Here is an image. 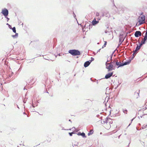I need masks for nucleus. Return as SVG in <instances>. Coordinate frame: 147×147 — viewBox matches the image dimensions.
Wrapping results in <instances>:
<instances>
[{"mask_svg": "<svg viewBox=\"0 0 147 147\" xmlns=\"http://www.w3.org/2000/svg\"><path fill=\"white\" fill-rule=\"evenodd\" d=\"M69 53L73 56L79 55L81 54L80 52L77 50H70Z\"/></svg>", "mask_w": 147, "mask_h": 147, "instance_id": "nucleus-1", "label": "nucleus"}, {"mask_svg": "<svg viewBox=\"0 0 147 147\" xmlns=\"http://www.w3.org/2000/svg\"><path fill=\"white\" fill-rule=\"evenodd\" d=\"M131 62V60H129L127 61L124 63H121L120 62H118L116 60V65L118 66L117 68L119 67L122 66L124 65H125L129 64Z\"/></svg>", "mask_w": 147, "mask_h": 147, "instance_id": "nucleus-2", "label": "nucleus"}, {"mask_svg": "<svg viewBox=\"0 0 147 147\" xmlns=\"http://www.w3.org/2000/svg\"><path fill=\"white\" fill-rule=\"evenodd\" d=\"M145 16L144 15L141 16L138 18V22L140 24H142L145 22Z\"/></svg>", "mask_w": 147, "mask_h": 147, "instance_id": "nucleus-3", "label": "nucleus"}, {"mask_svg": "<svg viewBox=\"0 0 147 147\" xmlns=\"http://www.w3.org/2000/svg\"><path fill=\"white\" fill-rule=\"evenodd\" d=\"M106 65L107 66V68L108 69L109 71L113 69V65L111 64V63H106Z\"/></svg>", "mask_w": 147, "mask_h": 147, "instance_id": "nucleus-4", "label": "nucleus"}, {"mask_svg": "<svg viewBox=\"0 0 147 147\" xmlns=\"http://www.w3.org/2000/svg\"><path fill=\"white\" fill-rule=\"evenodd\" d=\"M1 13L5 17H6L8 15V11L7 9L4 8L2 10Z\"/></svg>", "mask_w": 147, "mask_h": 147, "instance_id": "nucleus-5", "label": "nucleus"}, {"mask_svg": "<svg viewBox=\"0 0 147 147\" xmlns=\"http://www.w3.org/2000/svg\"><path fill=\"white\" fill-rule=\"evenodd\" d=\"M111 125L109 123L107 122L104 124V127L107 129H109L111 127Z\"/></svg>", "mask_w": 147, "mask_h": 147, "instance_id": "nucleus-6", "label": "nucleus"}, {"mask_svg": "<svg viewBox=\"0 0 147 147\" xmlns=\"http://www.w3.org/2000/svg\"><path fill=\"white\" fill-rule=\"evenodd\" d=\"M141 35V33L140 31H136L135 33V36L136 37L140 36Z\"/></svg>", "mask_w": 147, "mask_h": 147, "instance_id": "nucleus-7", "label": "nucleus"}, {"mask_svg": "<svg viewBox=\"0 0 147 147\" xmlns=\"http://www.w3.org/2000/svg\"><path fill=\"white\" fill-rule=\"evenodd\" d=\"M113 73H110L106 75L105 76V78L106 79H108L113 75Z\"/></svg>", "mask_w": 147, "mask_h": 147, "instance_id": "nucleus-8", "label": "nucleus"}, {"mask_svg": "<svg viewBox=\"0 0 147 147\" xmlns=\"http://www.w3.org/2000/svg\"><path fill=\"white\" fill-rule=\"evenodd\" d=\"M99 22L98 21H96V19L94 18L93 20L92 21V23L93 25H95Z\"/></svg>", "mask_w": 147, "mask_h": 147, "instance_id": "nucleus-9", "label": "nucleus"}, {"mask_svg": "<svg viewBox=\"0 0 147 147\" xmlns=\"http://www.w3.org/2000/svg\"><path fill=\"white\" fill-rule=\"evenodd\" d=\"M90 63L89 61L86 62L84 63V67H88L90 64Z\"/></svg>", "mask_w": 147, "mask_h": 147, "instance_id": "nucleus-10", "label": "nucleus"}, {"mask_svg": "<svg viewBox=\"0 0 147 147\" xmlns=\"http://www.w3.org/2000/svg\"><path fill=\"white\" fill-rule=\"evenodd\" d=\"M147 39V36L145 35V36L144 37V40H142V44H144L145 43V42L146 41V40Z\"/></svg>", "mask_w": 147, "mask_h": 147, "instance_id": "nucleus-11", "label": "nucleus"}, {"mask_svg": "<svg viewBox=\"0 0 147 147\" xmlns=\"http://www.w3.org/2000/svg\"><path fill=\"white\" fill-rule=\"evenodd\" d=\"M143 44H142V42L140 44V46H139L138 45H137L136 48V50H137L138 51V50H139L140 49L141 46Z\"/></svg>", "mask_w": 147, "mask_h": 147, "instance_id": "nucleus-12", "label": "nucleus"}, {"mask_svg": "<svg viewBox=\"0 0 147 147\" xmlns=\"http://www.w3.org/2000/svg\"><path fill=\"white\" fill-rule=\"evenodd\" d=\"M93 130L92 129H91L90 130L89 132L88 133V135L89 136L92 134L93 133Z\"/></svg>", "mask_w": 147, "mask_h": 147, "instance_id": "nucleus-13", "label": "nucleus"}, {"mask_svg": "<svg viewBox=\"0 0 147 147\" xmlns=\"http://www.w3.org/2000/svg\"><path fill=\"white\" fill-rule=\"evenodd\" d=\"M116 60H114L113 62H111V64H113V66L115 65V67L116 66Z\"/></svg>", "mask_w": 147, "mask_h": 147, "instance_id": "nucleus-14", "label": "nucleus"}, {"mask_svg": "<svg viewBox=\"0 0 147 147\" xmlns=\"http://www.w3.org/2000/svg\"><path fill=\"white\" fill-rule=\"evenodd\" d=\"M78 134L80 135H81L83 137H86L85 134V133H79Z\"/></svg>", "mask_w": 147, "mask_h": 147, "instance_id": "nucleus-15", "label": "nucleus"}, {"mask_svg": "<svg viewBox=\"0 0 147 147\" xmlns=\"http://www.w3.org/2000/svg\"><path fill=\"white\" fill-rule=\"evenodd\" d=\"M11 29L12 30L13 32L14 33H16V28L15 27H13V28H12Z\"/></svg>", "mask_w": 147, "mask_h": 147, "instance_id": "nucleus-16", "label": "nucleus"}, {"mask_svg": "<svg viewBox=\"0 0 147 147\" xmlns=\"http://www.w3.org/2000/svg\"><path fill=\"white\" fill-rule=\"evenodd\" d=\"M107 41H105V44L104 45L102 46V48H103L104 47H106V45H107Z\"/></svg>", "mask_w": 147, "mask_h": 147, "instance_id": "nucleus-17", "label": "nucleus"}, {"mask_svg": "<svg viewBox=\"0 0 147 147\" xmlns=\"http://www.w3.org/2000/svg\"><path fill=\"white\" fill-rule=\"evenodd\" d=\"M127 110L126 109H123V112L127 114Z\"/></svg>", "mask_w": 147, "mask_h": 147, "instance_id": "nucleus-18", "label": "nucleus"}, {"mask_svg": "<svg viewBox=\"0 0 147 147\" xmlns=\"http://www.w3.org/2000/svg\"><path fill=\"white\" fill-rule=\"evenodd\" d=\"M74 133L73 132L71 133H69V134L70 136H72V134H74Z\"/></svg>", "mask_w": 147, "mask_h": 147, "instance_id": "nucleus-19", "label": "nucleus"}, {"mask_svg": "<svg viewBox=\"0 0 147 147\" xmlns=\"http://www.w3.org/2000/svg\"><path fill=\"white\" fill-rule=\"evenodd\" d=\"M96 16H99V13L98 12H96Z\"/></svg>", "mask_w": 147, "mask_h": 147, "instance_id": "nucleus-20", "label": "nucleus"}, {"mask_svg": "<svg viewBox=\"0 0 147 147\" xmlns=\"http://www.w3.org/2000/svg\"><path fill=\"white\" fill-rule=\"evenodd\" d=\"M35 101L32 102V106H33V107H35V106H34V105H34V103H35Z\"/></svg>", "mask_w": 147, "mask_h": 147, "instance_id": "nucleus-21", "label": "nucleus"}, {"mask_svg": "<svg viewBox=\"0 0 147 147\" xmlns=\"http://www.w3.org/2000/svg\"><path fill=\"white\" fill-rule=\"evenodd\" d=\"M145 105L146 108H147V102H146L145 103Z\"/></svg>", "mask_w": 147, "mask_h": 147, "instance_id": "nucleus-22", "label": "nucleus"}, {"mask_svg": "<svg viewBox=\"0 0 147 147\" xmlns=\"http://www.w3.org/2000/svg\"><path fill=\"white\" fill-rule=\"evenodd\" d=\"M144 112L145 114L147 115V110H145Z\"/></svg>", "mask_w": 147, "mask_h": 147, "instance_id": "nucleus-23", "label": "nucleus"}, {"mask_svg": "<svg viewBox=\"0 0 147 147\" xmlns=\"http://www.w3.org/2000/svg\"><path fill=\"white\" fill-rule=\"evenodd\" d=\"M137 51L138 50H136H136L134 51V53H136Z\"/></svg>", "mask_w": 147, "mask_h": 147, "instance_id": "nucleus-24", "label": "nucleus"}, {"mask_svg": "<svg viewBox=\"0 0 147 147\" xmlns=\"http://www.w3.org/2000/svg\"><path fill=\"white\" fill-rule=\"evenodd\" d=\"M9 28H10V29H11V28H11V26H10V25H9Z\"/></svg>", "mask_w": 147, "mask_h": 147, "instance_id": "nucleus-25", "label": "nucleus"}, {"mask_svg": "<svg viewBox=\"0 0 147 147\" xmlns=\"http://www.w3.org/2000/svg\"><path fill=\"white\" fill-rule=\"evenodd\" d=\"M89 110V109L88 108V109H87L86 110V111H85V112H87V111H88Z\"/></svg>", "mask_w": 147, "mask_h": 147, "instance_id": "nucleus-26", "label": "nucleus"}, {"mask_svg": "<svg viewBox=\"0 0 147 147\" xmlns=\"http://www.w3.org/2000/svg\"><path fill=\"white\" fill-rule=\"evenodd\" d=\"M145 35H146L147 36V31H146V34H145Z\"/></svg>", "mask_w": 147, "mask_h": 147, "instance_id": "nucleus-27", "label": "nucleus"}, {"mask_svg": "<svg viewBox=\"0 0 147 147\" xmlns=\"http://www.w3.org/2000/svg\"><path fill=\"white\" fill-rule=\"evenodd\" d=\"M18 35V34H17V33H16V35Z\"/></svg>", "mask_w": 147, "mask_h": 147, "instance_id": "nucleus-28", "label": "nucleus"}, {"mask_svg": "<svg viewBox=\"0 0 147 147\" xmlns=\"http://www.w3.org/2000/svg\"><path fill=\"white\" fill-rule=\"evenodd\" d=\"M100 20V19L99 18L98 19V20Z\"/></svg>", "mask_w": 147, "mask_h": 147, "instance_id": "nucleus-29", "label": "nucleus"}, {"mask_svg": "<svg viewBox=\"0 0 147 147\" xmlns=\"http://www.w3.org/2000/svg\"><path fill=\"white\" fill-rule=\"evenodd\" d=\"M13 36V37H14V36Z\"/></svg>", "mask_w": 147, "mask_h": 147, "instance_id": "nucleus-30", "label": "nucleus"}]
</instances>
